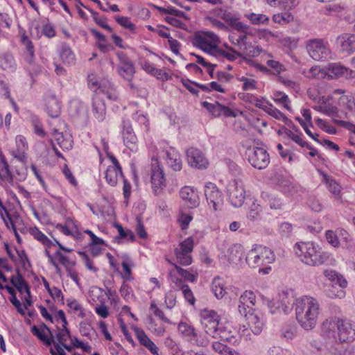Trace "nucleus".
<instances>
[{
    "label": "nucleus",
    "mask_w": 355,
    "mask_h": 355,
    "mask_svg": "<svg viewBox=\"0 0 355 355\" xmlns=\"http://www.w3.org/2000/svg\"><path fill=\"white\" fill-rule=\"evenodd\" d=\"M324 180L326 184L327 188L329 192H331L335 196L339 195V193H340L341 187L338 182H336L335 180L331 178L327 175H325L324 178Z\"/></svg>",
    "instance_id": "54"
},
{
    "label": "nucleus",
    "mask_w": 355,
    "mask_h": 355,
    "mask_svg": "<svg viewBox=\"0 0 355 355\" xmlns=\"http://www.w3.org/2000/svg\"><path fill=\"white\" fill-rule=\"evenodd\" d=\"M105 180L112 187L116 185L119 178H123L122 170L117 169L116 166H108L105 171Z\"/></svg>",
    "instance_id": "40"
},
{
    "label": "nucleus",
    "mask_w": 355,
    "mask_h": 355,
    "mask_svg": "<svg viewBox=\"0 0 355 355\" xmlns=\"http://www.w3.org/2000/svg\"><path fill=\"white\" fill-rule=\"evenodd\" d=\"M31 331L46 346H51L54 343V336L52 331L44 323H42L39 326L33 325Z\"/></svg>",
    "instance_id": "20"
},
{
    "label": "nucleus",
    "mask_w": 355,
    "mask_h": 355,
    "mask_svg": "<svg viewBox=\"0 0 355 355\" xmlns=\"http://www.w3.org/2000/svg\"><path fill=\"white\" fill-rule=\"evenodd\" d=\"M33 237L41 242L43 245L46 247H50L53 245V242L51 241L44 234H43L38 228L35 227L31 232Z\"/></svg>",
    "instance_id": "55"
},
{
    "label": "nucleus",
    "mask_w": 355,
    "mask_h": 355,
    "mask_svg": "<svg viewBox=\"0 0 355 355\" xmlns=\"http://www.w3.org/2000/svg\"><path fill=\"white\" fill-rule=\"evenodd\" d=\"M166 165L175 171H180L182 168V161L179 152L173 147L166 146L159 153Z\"/></svg>",
    "instance_id": "13"
},
{
    "label": "nucleus",
    "mask_w": 355,
    "mask_h": 355,
    "mask_svg": "<svg viewBox=\"0 0 355 355\" xmlns=\"http://www.w3.org/2000/svg\"><path fill=\"white\" fill-rule=\"evenodd\" d=\"M200 323L207 335L212 338L216 336L218 329L223 324L220 315L213 310L204 309L200 313Z\"/></svg>",
    "instance_id": "8"
},
{
    "label": "nucleus",
    "mask_w": 355,
    "mask_h": 355,
    "mask_svg": "<svg viewBox=\"0 0 355 355\" xmlns=\"http://www.w3.org/2000/svg\"><path fill=\"white\" fill-rule=\"evenodd\" d=\"M173 273H174V270H171L168 273V275L171 278V281L175 283L178 285V286L180 288V289L182 291L185 300L189 303L193 305L196 300H195L193 292L191 291L190 287L187 284H182L181 279H178V277H174Z\"/></svg>",
    "instance_id": "30"
},
{
    "label": "nucleus",
    "mask_w": 355,
    "mask_h": 355,
    "mask_svg": "<svg viewBox=\"0 0 355 355\" xmlns=\"http://www.w3.org/2000/svg\"><path fill=\"white\" fill-rule=\"evenodd\" d=\"M186 155L190 166L198 169L207 168L209 162L200 150L196 148H189L186 152Z\"/></svg>",
    "instance_id": "14"
},
{
    "label": "nucleus",
    "mask_w": 355,
    "mask_h": 355,
    "mask_svg": "<svg viewBox=\"0 0 355 355\" xmlns=\"http://www.w3.org/2000/svg\"><path fill=\"white\" fill-rule=\"evenodd\" d=\"M293 19V17L288 12H282L272 16V20L275 23L286 24Z\"/></svg>",
    "instance_id": "62"
},
{
    "label": "nucleus",
    "mask_w": 355,
    "mask_h": 355,
    "mask_svg": "<svg viewBox=\"0 0 355 355\" xmlns=\"http://www.w3.org/2000/svg\"><path fill=\"white\" fill-rule=\"evenodd\" d=\"M324 275L328 278L335 286H338L339 288L344 289L347 286V282L344 277L333 270H325L323 272Z\"/></svg>",
    "instance_id": "37"
},
{
    "label": "nucleus",
    "mask_w": 355,
    "mask_h": 355,
    "mask_svg": "<svg viewBox=\"0 0 355 355\" xmlns=\"http://www.w3.org/2000/svg\"><path fill=\"white\" fill-rule=\"evenodd\" d=\"M220 42L219 37L211 31H199L194 34L192 44L205 53L213 55Z\"/></svg>",
    "instance_id": "6"
},
{
    "label": "nucleus",
    "mask_w": 355,
    "mask_h": 355,
    "mask_svg": "<svg viewBox=\"0 0 355 355\" xmlns=\"http://www.w3.org/2000/svg\"><path fill=\"white\" fill-rule=\"evenodd\" d=\"M116 21L122 27L130 31L135 30V25L131 22L130 19L127 17L116 15L114 17Z\"/></svg>",
    "instance_id": "60"
},
{
    "label": "nucleus",
    "mask_w": 355,
    "mask_h": 355,
    "mask_svg": "<svg viewBox=\"0 0 355 355\" xmlns=\"http://www.w3.org/2000/svg\"><path fill=\"white\" fill-rule=\"evenodd\" d=\"M261 198L268 203L271 209H279L282 208V202L275 196L266 191H263L261 194Z\"/></svg>",
    "instance_id": "42"
},
{
    "label": "nucleus",
    "mask_w": 355,
    "mask_h": 355,
    "mask_svg": "<svg viewBox=\"0 0 355 355\" xmlns=\"http://www.w3.org/2000/svg\"><path fill=\"white\" fill-rule=\"evenodd\" d=\"M13 175L9 166L0 171V184L4 187L13 185Z\"/></svg>",
    "instance_id": "46"
},
{
    "label": "nucleus",
    "mask_w": 355,
    "mask_h": 355,
    "mask_svg": "<svg viewBox=\"0 0 355 355\" xmlns=\"http://www.w3.org/2000/svg\"><path fill=\"white\" fill-rule=\"evenodd\" d=\"M116 55L120 61L117 67L119 76L128 81H131L135 73L133 62L123 52H119Z\"/></svg>",
    "instance_id": "16"
},
{
    "label": "nucleus",
    "mask_w": 355,
    "mask_h": 355,
    "mask_svg": "<svg viewBox=\"0 0 355 355\" xmlns=\"http://www.w3.org/2000/svg\"><path fill=\"white\" fill-rule=\"evenodd\" d=\"M214 338H219L221 340L235 344L237 339L234 333L231 331L230 325L222 324Z\"/></svg>",
    "instance_id": "34"
},
{
    "label": "nucleus",
    "mask_w": 355,
    "mask_h": 355,
    "mask_svg": "<svg viewBox=\"0 0 355 355\" xmlns=\"http://www.w3.org/2000/svg\"><path fill=\"white\" fill-rule=\"evenodd\" d=\"M313 108L327 116H333L338 111V108L333 105L332 104H327L325 103H322L318 105H315Z\"/></svg>",
    "instance_id": "50"
},
{
    "label": "nucleus",
    "mask_w": 355,
    "mask_h": 355,
    "mask_svg": "<svg viewBox=\"0 0 355 355\" xmlns=\"http://www.w3.org/2000/svg\"><path fill=\"white\" fill-rule=\"evenodd\" d=\"M225 46L226 47L227 50L221 49L218 46L212 55L215 56L218 60H223L224 59H226L232 62L236 60L241 55L240 53L234 51L228 45L225 44Z\"/></svg>",
    "instance_id": "31"
},
{
    "label": "nucleus",
    "mask_w": 355,
    "mask_h": 355,
    "mask_svg": "<svg viewBox=\"0 0 355 355\" xmlns=\"http://www.w3.org/2000/svg\"><path fill=\"white\" fill-rule=\"evenodd\" d=\"M275 101L282 104L286 110H291V107L289 105L290 101L288 96L286 94L283 92H277L275 94Z\"/></svg>",
    "instance_id": "63"
},
{
    "label": "nucleus",
    "mask_w": 355,
    "mask_h": 355,
    "mask_svg": "<svg viewBox=\"0 0 355 355\" xmlns=\"http://www.w3.org/2000/svg\"><path fill=\"white\" fill-rule=\"evenodd\" d=\"M347 67L339 63H329L325 67L326 75L331 78H338L345 73Z\"/></svg>",
    "instance_id": "38"
},
{
    "label": "nucleus",
    "mask_w": 355,
    "mask_h": 355,
    "mask_svg": "<svg viewBox=\"0 0 355 355\" xmlns=\"http://www.w3.org/2000/svg\"><path fill=\"white\" fill-rule=\"evenodd\" d=\"M243 255V248L240 244H234L227 249L226 257L230 263H237Z\"/></svg>",
    "instance_id": "35"
},
{
    "label": "nucleus",
    "mask_w": 355,
    "mask_h": 355,
    "mask_svg": "<svg viewBox=\"0 0 355 355\" xmlns=\"http://www.w3.org/2000/svg\"><path fill=\"white\" fill-rule=\"evenodd\" d=\"M248 322V325L255 335H259L261 333L264 321L262 316L259 315L258 313L250 312L247 315H243Z\"/></svg>",
    "instance_id": "26"
},
{
    "label": "nucleus",
    "mask_w": 355,
    "mask_h": 355,
    "mask_svg": "<svg viewBox=\"0 0 355 355\" xmlns=\"http://www.w3.org/2000/svg\"><path fill=\"white\" fill-rule=\"evenodd\" d=\"M245 16L250 21L252 24L255 25L265 24L269 20L268 17L263 14H256L252 12L245 14Z\"/></svg>",
    "instance_id": "57"
},
{
    "label": "nucleus",
    "mask_w": 355,
    "mask_h": 355,
    "mask_svg": "<svg viewBox=\"0 0 355 355\" xmlns=\"http://www.w3.org/2000/svg\"><path fill=\"white\" fill-rule=\"evenodd\" d=\"M155 8L162 13L169 14V15H173V17H178L184 18L186 19H188L187 15L185 12H184L181 10H177L176 8H175L173 6H168L166 8H164V7H160L158 6H155Z\"/></svg>",
    "instance_id": "48"
},
{
    "label": "nucleus",
    "mask_w": 355,
    "mask_h": 355,
    "mask_svg": "<svg viewBox=\"0 0 355 355\" xmlns=\"http://www.w3.org/2000/svg\"><path fill=\"white\" fill-rule=\"evenodd\" d=\"M212 291L214 295L218 298H222L226 293V289L224 285V281L219 277H216L212 282Z\"/></svg>",
    "instance_id": "43"
},
{
    "label": "nucleus",
    "mask_w": 355,
    "mask_h": 355,
    "mask_svg": "<svg viewBox=\"0 0 355 355\" xmlns=\"http://www.w3.org/2000/svg\"><path fill=\"white\" fill-rule=\"evenodd\" d=\"M336 43L343 53L350 55L355 52V34L343 33L337 37Z\"/></svg>",
    "instance_id": "24"
},
{
    "label": "nucleus",
    "mask_w": 355,
    "mask_h": 355,
    "mask_svg": "<svg viewBox=\"0 0 355 355\" xmlns=\"http://www.w3.org/2000/svg\"><path fill=\"white\" fill-rule=\"evenodd\" d=\"M46 111L53 118L58 117L61 111L60 101L55 96H50L46 100Z\"/></svg>",
    "instance_id": "39"
},
{
    "label": "nucleus",
    "mask_w": 355,
    "mask_h": 355,
    "mask_svg": "<svg viewBox=\"0 0 355 355\" xmlns=\"http://www.w3.org/2000/svg\"><path fill=\"white\" fill-rule=\"evenodd\" d=\"M92 112L98 121H103L105 119V105L98 94H96L92 98Z\"/></svg>",
    "instance_id": "27"
},
{
    "label": "nucleus",
    "mask_w": 355,
    "mask_h": 355,
    "mask_svg": "<svg viewBox=\"0 0 355 355\" xmlns=\"http://www.w3.org/2000/svg\"><path fill=\"white\" fill-rule=\"evenodd\" d=\"M326 75L325 68L322 69L318 66L312 67L306 73V76L309 78H320Z\"/></svg>",
    "instance_id": "59"
},
{
    "label": "nucleus",
    "mask_w": 355,
    "mask_h": 355,
    "mask_svg": "<svg viewBox=\"0 0 355 355\" xmlns=\"http://www.w3.org/2000/svg\"><path fill=\"white\" fill-rule=\"evenodd\" d=\"M122 137L124 144L131 150H137V138L129 121H123Z\"/></svg>",
    "instance_id": "19"
},
{
    "label": "nucleus",
    "mask_w": 355,
    "mask_h": 355,
    "mask_svg": "<svg viewBox=\"0 0 355 355\" xmlns=\"http://www.w3.org/2000/svg\"><path fill=\"white\" fill-rule=\"evenodd\" d=\"M275 260L274 252L271 249L261 245H255L249 250L245 257L247 264L252 268L263 267L272 263Z\"/></svg>",
    "instance_id": "4"
},
{
    "label": "nucleus",
    "mask_w": 355,
    "mask_h": 355,
    "mask_svg": "<svg viewBox=\"0 0 355 355\" xmlns=\"http://www.w3.org/2000/svg\"><path fill=\"white\" fill-rule=\"evenodd\" d=\"M301 0H266L271 6H279L284 9L291 10L295 8Z\"/></svg>",
    "instance_id": "44"
},
{
    "label": "nucleus",
    "mask_w": 355,
    "mask_h": 355,
    "mask_svg": "<svg viewBox=\"0 0 355 355\" xmlns=\"http://www.w3.org/2000/svg\"><path fill=\"white\" fill-rule=\"evenodd\" d=\"M225 22H227L230 27L238 31H247L250 28V26L240 21L239 18L234 14L228 11H224L221 15Z\"/></svg>",
    "instance_id": "29"
},
{
    "label": "nucleus",
    "mask_w": 355,
    "mask_h": 355,
    "mask_svg": "<svg viewBox=\"0 0 355 355\" xmlns=\"http://www.w3.org/2000/svg\"><path fill=\"white\" fill-rule=\"evenodd\" d=\"M0 67L3 70L14 71L16 69V62L12 54L6 53L0 55Z\"/></svg>",
    "instance_id": "41"
},
{
    "label": "nucleus",
    "mask_w": 355,
    "mask_h": 355,
    "mask_svg": "<svg viewBox=\"0 0 355 355\" xmlns=\"http://www.w3.org/2000/svg\"><path fill=\"white\" fill-rule=\"evenodd\" d=\"M305 47L309 55L315 61L323 62L333 58L329 44L324 39H310L306 42Z\"/></svg>",
    "instance_id": "5"
},
{
    "label": "nucleus",
    "mask_w": 355,
    "mask_h": 355,
    "mask_svg": "<svg viewBox=\"0 0 355 355\" xmlns=\"http://www.w3.org/2000/svg\"><path fill=\"white\" fill-rule=\"evenodd\" d=\"M321 333L336 343H351L355 340V322L347 318L331 317L322 322Z\"/></svg>",
    "instance_id": "1"
},
{
    "label": "nucleus",
    "mask_w": 355,
    "mask_h": 355,
    "mask_svg": "<svg viewBox=\"0 0 355 355\" xmlns=\"http://www.w3.org/2000/svg\"><path fill=\"white\" fill-rule=\"evenodd\" d=\"M16 148L12 152L13 157L19 162L25 164L28 161V145L26 139L23 135L15 137Z\"/></svg>",
    "instance_id": "21"
},
{
    "label": "nucleus",
    "mask_w": 355,
    "mask_h": 355,
    "mask_svg": "<svg viewBox=\"0 0 355 355\" xmlns=\"http://www.w3.org/2000/svg\"><path fill=\"white\" fill-rule=\"evenodd\" d=\"M172 265L174 266L175 270L176 272L185 280L190 282H195L197 280L198 276L196 275H193L189 272L188 270L182 268L179 266H178L176 263H171Z\"/></svg>",
    "instance_id": "58"
},
{
    "label": "nucleus",
    "mask_w": 355,
    "mask_h": 355,
    "mask_svg": "<svg viewBox=\"0 0 355 355\" xmlns=\"http://www.w3.org/2000/svg\"><path fill=\"white\" fill-rule=\"evenodd\" d=\"M277 302H280L282 305V312L285 314H288L291 311V299L288 297L287 293L283 292L279 295V298L277 300Z\"/></svg>",
    "instance_id": "52"
},
{
    "label": "nucleus",
    "mask_w": 355,
    "mask_h": 355,
    "mask_svg": "<svg viewBox=\"0 0 355 355\" xmlns=\"http://www.w3.org/2000/svg\"><path fill=\"white\" fill-rule=\"evenodd\" d=\"M261 211L262 208L261 205L254 202L250 207L247 218L252 221L258 220L261 218Z\"/></svg>",
    "instance_id": "51"
},
{
    "label": "nucleus",
    "mask_w": 355,
    "mask_h": 355,
    "mask_svg": "<svg viewBox=\"0 0 355 355\" xmlns=\"http://www.w3.org/2000/svg\"><path fill=\"white\" fill-rule=\"evenodd\" d=\"M132 329L140 345L147 348L152 354L159 355L158 347L141 328L134 326Z\"/></svg>",
    "instance_id": "23"
},
{
    "label": "nucleus",
    "mask_w": 355,
    "mask_h": 355,
    "mask_svg": "<svg viewBox=\"0 0 355 355\" xmlns=\"http://www.w3.org/2000/svg\"><path fill=\"white\" fill-rule=\"evenodd\" d=\"M227 193L229 200L234 207L242 206L245 198L243 182L239 179L231 180L227 186Z\"/></svg>",
    "instance_id": "10"
},
{
    "label": "nucleus",
    "mask_w": 355,
    "mask_h": 355,
    "mask_svg": "<svg viewBox=\"0 0 355 355\" xmlns=\"http://www.w3.org/2000/svg\"><path fill=\"white\" fill-rule=\"evenodd\" d=\"M17 276H12L10 278V283L17 288V290L21 294L26 293V295L30 297H31V291L28 286V284L24 281L21 274L19 271L17 270Z\"/></svg>",
    "instance_id": "36"
},
{
    "label": "nucleus",
    "mask_w": 355,
    "mask_h": 355,
    "mask_svg": "<svg viewBox=\"0 0 355 355\" xmlns=\"http://www.w3.org/2000/svg\"><path fill=\"white\" fill-rule=\"evenodd\" d=\"M89 87L100 95L105 94L107 98L116 100L117 98L114 92L113 85L109 81H101L99 83L95 74H89L87 78Z\"/></svg>",
    "instance_id": "11"
},
{
    "label": "nucleus",
    "mask_w": 355,
    "mask_h": 355,
    "mask_svg": "<svg viewBox=\"0 0 355 355\" xmlns=\"http://www.w3.org/2000/svg\"><path fill=\"white\" fill-rule=\"evenodd\" d=\"M92 33H93L94 35H95V37L98 41V42L97 43V46L101 50V51L103 53L107 52L110 45L107 43L105 36L96 30H92Z\"/></svg>",
    "instance_id": "53"
},
{
    "label": "nucleus",
    "mask_w": 355,
    "mask_h": 355,
    "mask_svg": "<svg viewBox=\"0 0 355 355\" xmlns=\"http://www.w3.org/2000/svg\"><path fill=\"white\" fill-rule=\"evenodd\" d=\"M205 19L214 28L220 30V31H227L228 28L227 26L220 21V20L217 19L214 16H207L205 17Z\"/></svg>",
    "instance_id": "64"
},
{
    "label": "nucleus",
    "mask_w": 355,
    "mask_h": 355,
    "mask_svg": "<svg viewBox=\"0 0 355 355\" xmlns=\"http://www.w3.org/2000/svg\"><path fill=\"white\" fill-rule=\"evenodd\" d=\"M202 105L215 117H218L221 115H224L226 117L236 116V114L231 108L223 105L218 102L211 103L207 101H204L202 103Z\"/></svg>",
    "instance_id": "22"
},
{
    "label": "nucleus",
    "mask_w": 355,
    "mask_h": 355,
    "mask_svg": "<svg viewBox=\"0 0 355 355\" xmlns=\"http://www.w3.org/2000/svg\"><path fill=\"white\" fill-rule=\"evenodd\" d=\"M67 306L79 318H83L86 316L85 309L82 304L76 300H67Z\"/></svg>",
    "instance_id": "47"
},
{
    "label": "nucleus",
    "mask_w": 355,
    "mask_h": 355,
    "mask_svg": "<svg viewBox=\"0 0 355 355\" xmlns=\"http://www.w3.org/2000/svg\"><path fill=\"white\" fill-rule=\"evenodd\" d=\"M245 154L251 166L259 170L266 168L270 163L269 154L263 148L249 146L246 148Z\"/></svg>",
    "instance_id": "7"
},
{
    "label": "nucleus",
    "mask_w": 355,
    "mask_h": 355,
    "mask_svg": "<svg viewBox=\"0 0 355 355\" xmlns=\"http://www.w3.org/2000/svg\"><path fill=\"white\" fill-rule=\"evenodd\" d=\"M53 140L63 150H69L73 147V139L70 134L60 132L57 130H53Z\"/></svg>",
    "instance_id": "28"
},
{
    "label": "nucleus",
    "mask_w": 355,
    "mask_h": 355,
    "mask_svg": "<svg viewBox=\"0 0 355 355\" xmlns=\"http://www.w3.org/2000/svg\"><path fill=\"white\" fill-rule=\"evenodd\" d=\"M151 184L153 191L155 195L161 193L166 187L165 174L157 159H152Z\"/></svg>",
    "instance_id": "12"
},
{
    "label": "nucleus",
    "mask_w": 355,
    "mask_h": 355,
    "mask_svg": "<svg viewBox=\"0 0 355 355\" xmlns=\"http://www.w3.org/2000/svg\"><path fill=\"white\" fill-rule=\"evenodd\" d=\"M240 33L237 35L236 37H232L230 39V42L234 45L238 46L239 51H242L244 53H246L248 55H254V53H252V51H250L248 52V49L251 48V44L248 41V35H250V28L247 30V31H239Z\"/></svg>",
    "instance_id": "25"
},
{
    "label": "nucleus",
    "mask_w": 355,
    "mask_h": 355,
    "mask_svg": "<svg viewBox=\"0 0 355 355\" xmlns=\"http://www.w3.org/2000/svg\"><path fill=\"white\" fill-rule=\"evenodd\" d=\"M59 55L62 62L67 65H73L76 62V56L70 46L66 43L61 44Z\"/></svg>",
    "instance_id": "33"
},
{
    "label": "nucleus",
    "mask_w": 355,
    "mask_h": 355,
    "mask_svg": "<svg viewBox=\"0 0 355 355\" xmlns=\"http://www.w3.org/2000/svg\"><path fill=\"white\" fill-rule=\"evenodd\" d=\"M178 331L181 334L185 337H188L191 340L193 337L197 336V333L196 332L194 327L186 322H180L178 324Z\"/></svg>",
    "instance_id": "49"
},
{
    "label": "nucleus",
    "mask_w": 355,
    "mask_h": 355,
    "mask_svg": "<svg viewBox=\"0 0 355 355\" xmlns=\"http://www.w3.org/2000/svg\"><path fill=\"white\" fill-rule=\"evenodd\" d=\"M193 239L192 237H188L175 248L174 253L177 262L182 266H189L192 263L193 259L191 252L193 250Z\"/></svg>",
    "instance_id": "9"
},
{
    "label": "nucleus",
    "mask_w": 355,
    "mask_h": 355,
    "mask_svg": "<svg viewBox=\"0 0 355 355\" xmlns=\"http://www.w3.org/2000/svg\"><path fill=\"white\" fill-rule=\"evenodd\" d=\"M263 110L267 112L269 115L279 120L287 119L285 114L280 110L275 107L272 104L265 105Z\"/></svg>",
    "instance_id": "56"
},
{
    "label": "nucleus",
    "mask_w": 355,
    "mask_h": 355,
    "mask_svg": "<svg viewBox=\"0 0 355 355\" xmlns=\"http://www.w3.org/2000/svg\"><path fill=\"white\" fill-rule=\"evenodd\" d=\"M90 12L93 19L98 26L110 32H112V28L107 25V19L105 17H100L99 14L94 10H90Z\"/></svg>",
    "instance_id": "61"
},
{
    "label": "nucleus",
    "mask_w": 355,
    "mask_h": 355,
    "mask_svg": "<svg viewBox=\"0 0 355 355\" xmlns=\"http://www.w3.org/2000/svg\"><path fill=\"white\" fill-rule=\"evenodd\" d=\"M349 234L344 230H339L336 232L328 230L326 232V239L329 243L334 247H338L342 239L347 240Z\"/></svg>",
    "instance_id": "32"
},
{
    "label": "nucleus",
    "mask_w": 355,
    "mask_h": 355,
    "mask_svg": "<svg viewBox=\"0 0 355 355\" xmlns=\"http://www.w3.org/2000/svg\"><path fill=\"white\" fill-rule=\"evenodd\" d=\"M256 296L251 291L243 292L239 300L238 310L241 315H247V313L252 312L255 304Z\"/></svg>",
    "instance_id": "18"
},
{
    "label": "nucleus",
    "mask_w": 355,
    "mask_h": 355,
    "mask_svg": "<svg viewBox=\"0 0 355 355\" xmlns=\"http://www.w3.org/2000/svg\"><path fill=\"white\" fill-rule=\"evenodd\" d=\"M180 196L187 207L193 209L200 205L197 190L191 186H184L180 191Z\"/></svg>",
    "instance_id": "17"
},
{
    "label": "nucleus",
    "mask_w": 355,
    "mask_h": 355,
    "mask_svg": "<svg viewBox=\"0 0 355 355\" xmlns=\"http://www.w3.org/2000/svg\"><path fill=\"white\" fill-rule=\"evenodd\" d=\"M294 252L302 262L311 266L322 264L327 258V254L322 252L318 245L313 242L295 243Z\"/></svg>",
    "instance_id": "3"
},
{
    "label": "nucleus",
    "mask_w": 355,
    "mask_h": 355,
    "mask_svg": "<svg viewBox=\"0 0 355 355\" xmlns=\"http://www.w3.org/2000/svg\"><path fill=\"white\" fill-rule=\"evenodd\" d=\"M340 107L355 113V98L352 95H343L338 98Z\"/></svg>",
    "instance_id": "45"
},
{
    "label": "nucleus",
    "mask_w": 355,
    "mask_h": 355,
    "mask_svg": "<svg viewBox=\"0 0 355 355\" xmlns=\"http://www.w3.org/2000/svg\"><path fill=\"white\" fill-rule=\"evenodd\" d=\"M294 305L296 320L300 327L306 331L313 329L321 311L319 301L313 297L303 295L295 300Z\"/></svg>",
    "instance_id": "2"
},
{
    "label": "nucleus",
    "mask_w": 355,
    "mask_h": 355,
    "mask_svg": "<svg viewBox=\"0 0 355 355\" xmlns=\"http://www.w3.org/2000/svg\"><path fill=\"white\" fill-rule=\"evenodd\" d=\"M205 196L209 207L218 210L223 203L222 195L214 183L209 182L205 187Z\"/></svg>",
    "instance_id": "15"
}]
</instances>
